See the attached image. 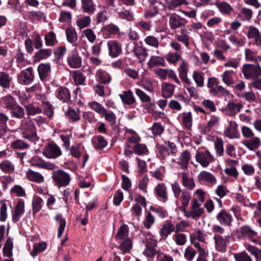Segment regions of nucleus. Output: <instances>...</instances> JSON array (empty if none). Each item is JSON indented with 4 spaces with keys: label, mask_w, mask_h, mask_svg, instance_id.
<instances>
[{
    "label": "nucleus",
    "mask_w": 261,
    "mask_h": 261,
    "mask_svg": "<svg viewBox=\"0 0 261 261\" xmlns=\"http://www.w3.org/2000/svg\"><path fill=\"white\" fill-rule=\"evenodd\" d=\"M210 93L215 95H218L223 96H227L229 94V92L227 90L219 85L215 88H213L212 90H210Z\"/></svg>",
    "instance_id": "338daca9"
},
{
    "label": "nucleus",
    "mask_w": 261,
    "mask_h": 261,
    "mask_svg": "<svg viewBox=\"0 0 261 261\" xmlns=\"http://www.w3.org/2000/svg\"><path fill=\"white\" fill-rule=\"evenodd\" d=\"M217 220L220 224L230 226L232 221V217L230 213L225 209H222L216 216Z\"/></svg>",
    "instance_id": "4468645a"
},
{
    "label": "nucleus",
    "mask_w": 261,
    "mask_h": 261,
    "mask_svg": "<svg viewBox=\"0 0 261 261\" xmlns=\"http://www.w3.org/2000/svg\"><path fill=\"white\" fill-rule=\"evenodd\" d=\"M27 114L28 116L35 115L42 113V109L38 106H35L32 103L25 106Z\"/></svg>",
    "instance_id": "052dcab7"
},
{
    "label": "nucleus",
    "mask_w": 261,
    "mask_h": 261,
    "mask_svg": "<svg viewBox=\"0 0 261 261\" xmlns=\"http://www.w3.org/2000/svg\"><path fill=\"white\" fill-rule=\"evenodd\" d=\"M13 245L11 239H8L3 247V252L5 256L10 257L12 256V249Z\"/></svg>",
    "instance_id": "69168bd1"
},
{
    "label": "nucleus",
    "mask_w": 261,
    "mask_h": 261,
    "mask_svg": "<svg viewBox=\"0 0 261 261\" xmlns=\"http://www.w3.org/2000/svg\"><path fill=\"white\" fill-rule=\"evenodd\" d=\"M242 144L250 150H254L258 148L261 143L259 138L254 137L249 140L242 142Z\"/></svg>",
    "instance_id": "4c0bfd02"
},
{
    "label": "nucleus",
    "mask_w": 261,
    "mask_h": 261,
    "mask_svg": "<svg viewBox=\"0 0 261 261\" xmlns=\"http://www.w3.org/2000/svg\"><path fill=\"white\" fill-rule=\"evenodd\" d=\"M184 213V215L188 218H191L192 219L197 220L203 214L204 210L203 208H191L190 211H182Z\"/></svg>",
    "instance_id": "72a5a7b5"
},
{
    "label": "nucleus",
    "mask_w": 261,
    "mask_h": 261,
    "mask_svg": "<svg viewBox=\"0 0 261 261\" xmlns=\"http://www.w3.org/2000/svg\"><path fill=\"white\" fill-rule=\"evenodd\" d=\"M238 124L234 121H230L228 126L224 130V135L230 139L238 138L239 133L237 129Z\"/></svg>",
    "instance_id": "a211bd4d"
},
{
    "label": "nucleus",
    "mask_w": 261,
    "mask_h": 261,
    "mask_svg": "<svg viewBox=\"0 0 261 261\" xmlns=\"http://www.w3.org/2000/svg\"><path fill=\"white\" fill-rule=\"evenodd\" d=\"M182 185L186 189L192 190L195 187V183L193 178L188 176L186 172L181 173Z\"/></svg>",
    "instance_id": "c85d7f7f"
},
{
    "label": "nucleus",
    "mask_w": 261,
    "mask_h": 261,
    "mask_svg": "<svg viewBox=\"0 0 261 261\" xmlns=\"http://www.w3.org/2000/svg\"><path fill=\"white\" fill-rule=\"evenodd\" d=\"M56 220L59 224V227L58 229V238H60L65 229L66 226V221L64 218H63L61 214H57L55 217Z\"/></svg>",
    "instance_id": "6e6d98bb"
},
{
    "label": "nucleus",
    "mask_w": 261,
    "mask_h": 261,
    "mask_svg": "<svg viewBox=\"0 0 261 261\" xmlns=\"http://www.w3.org/2000/svg\"><path fill=\"white\" fill-rule=\"evenodd\" d=\"M128 228L127 225L124 224L121 225L119 228L115 236V239L117 241H122L126 239H129L128 237Z\"/></svg>",
    "instance_id": "58836bf2"
},
{
    "label": "nucleus",
    "mask_w": 261,
    "mask_h": 261,
    "mask_svg": "<svg viewBox=\"0 0 261 261\" xmlns=\"http://www.w3.org/2000/svg\"><path fill=\"white\" fill-rule=\"evenodd\" d=\"M179 116H181V122L183 126L187 129L190 128L193 122L191 112H183L180 114Z\"/></svg>",
    "instance_id": "37998d69"
},
{
    "label": "nucleus",
    "mask_w": 261,
    "mask_h": 261,
    "mask_svg": "<svg viewBox=\"0 0 261 261\" xmlns=\"http://www.w3.org/2000/svg\"><path fill=\"white\" fill-rule=\"evenodd\" d=\"M178 71L179 76L181 80L187 85H191L192 83L191 81L187 76V73L188 71V63L182 60L181 64L178 67Z\"/></svg>",
    "instance_id": "b1692460"
},
{
    "label": "nucleus",
    "mask_w": 261,
    "mask_h": 261,
    "mask_svg": "<svg viewBox=\"0 0 261 261\" xmlns=\"http://www.w3.org/2000/svg\"><path fill=\"white\" fill-rule=\"evenodd\" d=\"M134 152L139 155L148 154L149 150L144 144L137 143L133 146Z\"/></svg>",
    "instance_id": "13d9d810"
},
{
    "label": "nucleus",
    "mask_w": 261,
    "mask_h": 261,
    "mask_svg": "<svg viewBox=\"0 0 261 261\" xmlns=\"http://www.w3.org/2000/svg\"><path fill=\"white\" fill-rule=\"evenodd\" d=\"M11 110V114L12 117L17 119H22L24 116V110L22 107L17 104Z\"/></svg>",
    "instance_id": "5fc2aeb1"
},
{
    "label": "nucleus",
    "mask_w": 261,
    "mask_h": 261,
    "mask_svg": "<svg viewBox=\"0 0 261 261\" xmlns=\"http://www.w3.org/2000/svg\"><path fill=\"white\" fill-rule=\"evenodd\" d=\"M215 5L218 8L221 13L229 14L232 11L231 6L225 2H219L215 3Z\"/></svg>",
    "instance_id": "a18cd8bd"
},
{
    "label": "nucleus",
    "mask_w": 261,
    "mask_h": 261,
    "mask_svg": "<svg viewBox=\"0 0 261 261\" xmlns=\"http://www.w3.org/2000/svg\"><path fill=\"white\" fill-rule=\"evenodd\" d=\"M43 112L49 118H51L54 115V108L53 105L46 99L41 100Z\"/></svg>",
    "instance_id": "09e8293b"
},
{
    "label": "nucleus",
    "mask_w": 261,
    "mask_h": 261,
    "mask_svg": "<svg viewBox=\"0 0 261 261\" xmlns=\"http://www.w3.org/2000/svg\"><path fill=\"white\" fill-rule=\"evenodd\" d=\"M44 40L47 46H54L58 43L56 34L52 31H50L45 34Z\"/></svg>",
    "instance_id": "49530a36"
},
{
    "label": "nucleus",
    "mask_w": 261,
    "mask_h": 261,
    "mask_svg": "<svg viewBox=\"0 0 261 261\" xmlns=\"http://www.w3.org/2000/svg\"><path fill=\"white\" fill-rule=\"evenodd\" d=\"M213 239L215 241L216 249L219 252H225L227 250V244L229 242L228 237H223L219 234H215Z\"/></svg>",
    "instance_id": "ddd939ff"
},
{
    "label": "nucleus",
    "mask_w": 261,
    "mask_h": 261,
    "mask_svg": "<svg viewBox=\"0 0 261 261\" xmlns=\"http://www.w3.org/2000/svg\"><path fill=\"white\" fill-rule=\"evenodd\" d=\"M56 97L62 103H69L71 99L69 90L66 87L60 86L55 91Z\"/></svg>",
    "instance_id": "2eb2a0df"
},
{
    "label": "nucleus",
    "mask_w": 261,
    "mask_h": 261,
    "mask_svg": "<svg viewBox=\"0 0 261 261\" xmlns=\"http://www.w3.org/2000/svg\"><path fill=\"white\" fill-rule=\"evenodd\" d=\"M12 81V77L10 75L5 72H0V86L5 89H9L10 86V83Z\"/></svg>",
    "instance_id": "79ce46f5"
},
{
    "label": "nucleus",
    "mask_w": 261,
    "mask_h": 261,
    "mask_svg": "<svg viewBox=\"0 0 261 261\" xmlns=\"http://www.w3.org/2000/svg\"><path fill=\"white\" fill-rule=\"evenodd\" d=\"M122 103L125 105L131 106L136 102L133 92L130 90L123 91L119 94Z\"/></svg>",
    "instance_id": "6ab92c4d"
},
{
    "label": "nucleus",
    "mask_w": 261,
    "mask_h": 261,
    "mask_svg": "<svg viewBox=\"0 0 261 261\" xmlns=\"http://www.w3.org/2000/svg\"><path fill=\"white\" fill-rule=\"evenodd\" d=\"M22 137L29 140L31 142L36 144L38 141L35 125L31 121L25 122L22 124L20 127Z\"/></svg>",
    "instance_id": "f03ea898"
},
{
    "label": "nucleus",
    "mask_w": 261,
    "mask_h": 261,
    "mask_svg": "<svg viewBox=\"0 0 261 261\" xmlns=\"http://www.w3.org/2000/svg\"><path fill=\"white\" fill-rule=\"evenodd\" d=\"M51 54L52 50L50 48L40 49L35 54L34 58L36 62H39L48 58L51 55Z\"/></svg>",
    "instance_id": "e433bc0d"
},
{
    "label": "nucleus",
    "mask_w": 261,
    "mask_h": 261,
    "mask_svg": "<svg viewBox=\"0 0 261 261\" xmlns=\"http://www.w3.org/2000/svg\"><path fill=\"white\" fill-rule=\"evenodd\" d=\"M92 143L95 149L101 150L106 147L108 142L101 135L95 136L92 139Z\"/></svg>",
    "instance_id": "473e14b6"
},
{
    "label": "nucleus",
    "mask_w": 261,
    "mask_h": 261,
    "mask_svg": "<svg viewBox=\"0 0 261 261\" xmlns=\"http://www.w3.org/2000/svg\"><path fill=\"white\" fill-rule=\"evenodd\" d=\"M65 34L67 41L73 46L76 47L78 45V36L75 29L72 27L67 28L65 30Z\"/></svg>",
    "instance_id": "412c9836"
},
{
    "label": "nucleus",
    "mask_w": 261,
    "mask_h": 261,
    "mask_svg": "<svg viewBox=\"0 0 261 261\" xmlns=\"http://www.w3.org/2000/svg\"><path fill=\"white\" fill-rule=\"evenodd\" d=\"M223 144V141L220 137H217L214 141V149L217 156H222L224 155Z\"/></svg>",
    "instance_id": "a19ab883"
},
{
    "label": "nucleus",
    "mask_w": 261,
    "mask_h": 261,
    "mask_svg": "<svg viewBox=\"0 0 261 261\" xmlns=\"http://www.w3.org/2000/svg\"><path fill=\"white\" fill-rule=\"evenodd\" d=\"M95 76L97 81L101 84H109L112 80L110 74L101 69L98 70L96 71Z\"/></svg>",
    "instance_id": "cd10ccee"
},
{
    "label": "nucleus",
    "mask_w": 261,
    "mask_h": 261,
    "mask_svg": "<svg viewBox=\"0 0 261 261\" xmlns=\"http://www.w3.org/2000/svg\"><path fill=\"white\" fill-rule=\"evenodd\" d=\"M106 121H107L111 126L114 125L116 123V116L111 111H108L106 109L105 111L101 115Z\"/></svg>",
    "instance_id": "de8ad7c7"
},
{
    "label": "nucleus",
    "mask_w": 261,
    "mask_h": 261,
    "mask_svg": "<svg viewBox=\"0 0 261 261\" xmlns=\"http://www.w3.org/2000/svg\"><path fill=\"white\" fill-rule=\"evenodd\" d=\"M207 236L200 229L196 230L191 237V244L197 249L198 254L200 255H206V252L204 245H200L198 242L203 244L207 243Z\"/></svg>",
    "instance_id": "f257e3e1"
},
{
    "label": "nucleus",
    "mask_w": 261,
    "mask_h": 261,
    "mask_svg": "<svg viewBox=\"0 0 261 261\" xmlns=\"http://www.w3.org/2000/svg\"><path fill=\"white\" fill-rule=\"evenodd\" d=\"M192 78L197 87L202 88L203 87L204 79L202 72L194 70L193 72Z\"/></svg>",
    "instance_id": "8fccbe9b"
},
{
    "label": "nucleus",
    "mask_w": 261,
    "mask_h": 261,
    "mask_svg": "<svg viewBox=\"0 0 261 261\" xmlns=\"http://www.w3.org/2000/svg\"><path fill=\"white\" fill-rule=\"evenodd\" d=\"M174 232V225L170 221H166L160 230V235L162 239H165L172 232Z\"/></svg>",
    "instance_id": "a878e982"
},
{
    "label": "nucleus",
    "mask_w": 261,
    "mask_h": 261,
    "mask_svg": "<svg viewBox=\"0 0 261 261\" xmlns=\"http://www.w3.org/2000/svg\"><path fill=\"white\" fill-rule=\"evenodd\" d=\"M67 64L72 68H78L82 65V58L76 49L72 50L67 58Z\"/></svg>",
    "instance_id": "f3484780"
},
{
    "label": "nucleus",
    "mask_w": 261,
    "mask_h": 261,
    "mask_svg": "<svg viewBox=\"0 0 261 261\" xmlns=\"http://www.w3.org/2000/svg\"><path fill=\"white\" fill-rule=\"evenodd\" d=\"M232 71L230 70H226L221 75L222 81L227 86H232L233 84V80L232 78Z\"/></svg>",
    "instance_id": "e2e57ef3"
},
{
    "label": "nucleus",
    "mask_w": 261,
    "mask_h": 261,
    "mask_svg": "<svg viewBox=\"0 0 261 261\" xmlns=\"http://www.w3.org/2000/svg\"><path fill=\"white\" fill-rule=\"evenodd\" d=\"M240 233L242 236L251 239L252 241L255 242L256 239H252L256 234V232L252 230L251 228L247 225H244L240 227Z\"/></svg>",
    "instance_id": "603ef678"
},
{
    "label": "nucleus",
    "mask_w": 261,
    "mask_h": 261,
    "mask_svg": "<svg viewBox=\"0 0 261 261\" xmlns=\"http://www.w3.org/2000/svg\"><path fill=\"white\" fill-rule=\"evenodd\" d=\"M30 164L33 166L49 170H53L57 168L54 164L45 161L42 158L37 155L33 157L30 160Z\"/></svg>",
    "instance_id": "1a4fd4ad"
},
{
    "label": "nucleus",
    "mask_w": 261,
    "mask_h": 261,
    "mask_svg": "<svg viewBox=\"0 0 261 261\" xmlns=\"http://www.w3.org/2000/svg\"><path fill=\"white\" fill-rule=\"evenodd\" d=\"M46 248V244L44 242L35 243L33 245V250L31 252V255L35 257L39 253L44 251Z\"/></svg>",
    "instance_id": "bf43d9fd"
},
{
    "label": "nucleus",
    "mask_w": 261,
    "mask_h": 261,
    "mask_svg": "<svg viewBox=\"0 0 261 261\" xmlns=\"http://www.w3.org/2000/svg\"><path fill=\"white\" fill-rule=\"evenodd\" d=\"M120 32L119 27L111 22L103 25L101 28V32L105 38L108 39L117 35Z\"/></svg>",
    "instance_id": "9d476101"
},
{
    "label": "nucleus",
    "mask_w": 261,
    "mask_h": 261,
    "mask_svg": "<svg viewBox=\"0 0 261 261\" xmlns=\"http://www.w3.org/2000/svg\"><path fill=\"white\" fill-rule=\"evenodd\" d=\"M166 63L163 57L157 56H152L148 62V67L152 68L157 66H165Z\"/></svg>",
    "instance_id": "7c9ffc66"
},
{
    "label": "nucleus",
    "mask_w": 261,
    "mask_h": 261,
    "mask_svg": "<svg viewBox=\"0 0 261 261\" xmlns=\"http://www.w3.org/2000/svg\"><path fill=\"white\" fill-rule=\"evenodd\" d=\"M135 55L140 60H145L147 53L146 48L139 45H136L133 49Z\"/></svg>",
    "instance_id": "864d4df0"
},
{
    "label": "nucleus",
    "mask_w": 261,
    "mask_h": 261,
    "mask_svg": "<svg viewBox=\"0 0 261 261\" xmlns=\"http://www.w3.org/2000/svg\"><path fill=\"white\" fill-rule=\"evenodd\" d=\"M50 65L49 63L41 64L38 67V71L40 80L44 81L50 71Z\"/></svg>",
    "instance_id": "f704fd0d"
},
{
    "label": "nucleus",
    "mask_w": 261,
    "mask_h": 261,
    "mask_svg": "<svg viewBox=\"0 0 261 261\" xmlns=\"http://www.w3.org/2000/svg\"><path fill=\"white\" fill-rule=\"evenodd\" d=\"M198 181L202 182L215 184L217 180L215 176L210 172L206 171H201L197 177Z\"/></svg>",
    "instance_id": "5701e85b"
},
{
    "label": "nucleus",
    "mask_w": 261,
    "mask_h": 261,
    "mask_svg": "<svg viewBox=\"0 0 261 261\" xmlns=\"http://www.w3.org/2000/svg\"><path fill=\"white\" fill-rule=\"evenodd\" d=\"M176 198L179 199L181 201V205L180 207V211L181 212L185 211V209L187 208L191 198V193L187 190H183V193Z\"/></svg>",
    "instance_id": "c756f323"
},
{
    "label": "nucleus",
    "mask_w": 261,
    "mask_h": 261,
    "mask_svg": "<svg viewBox=\"0 0 261 261\" xmlns=\"http://www.w3.org/2000/svg\"><path fill=\"white\" fill-rule=\"evenodd\" d=\"M165 148L168 152V155L175 156L177 152V147L174 142H170L169 141H166L164 142Z\"/></svg>",
    "instance_id": "774afa93"
},
{
    "label": "nucleus",
    "mask_w": 261,
    "mask_h": 261,
    "mask_svg": "<svg viewBox=\"0 0 261 261\" xmlns=\"http://www.w3.org/2000/svg\"><path fill=\"white\" fill-rule=\"evenodd\" d=\"M51 177L56 186L59 188L68 186L71 180L70 175L61 169L54 171L52 173Z\"/></svg>",
    "instance_id": "20e7f679"
},
{
    "label": "nucleus",
    "mask_w": 261,
    "mask_h": 261,
    "mask_svg": "<svg viewBox=\"0 0 261 261\" xmlns=\"http://www.w3.org/2000/svg\"><path fill=\"white\" fill-rule=\"evenodd\" d=\"M2 105L8 109L11 110L17 103L14 98L11 95H7L1 99Z\"/></svg>",
    "instance_id": "c03bdc74"
},
{
    "label": "nucleus",
    "mask_w": 261,
    "mask_h": 261,
    "mask_svg": "<svg viewBox=\"0 0 261 261\" xmlns=\"http://www.w3.org/2000/svg\"><path fill=\"white\" fill-rule=\"evenodd\" d=\"M154 191L158 199L163 202L168 200L167 188L164 183L157 184L154 187Z\"/></svg>",
    "instance_id": "dca6fc26"
},
{
    "label": "nucleus",
    "mask_w": 261,
    "mask_h": 261,
    "mask_svg": "<svg viewBox=\"0 0 261 261\" xmlns=\"http://www.w3.org/2000/svg\"><path fill=\"white\" fill-rule=\"evenodd\" d=\"M108 55L112 58H116L122 53V45L117 40H111L107 42Z\"/></svg>",
    "instance_id": "6e6552de"
},
{
    "label": "nucleus",
    "mask_w": 261,
    "mask_h": 261,
    "mask_svg": "<svg viewBox=\"0 0 261 261\" xmlns=\"http://www.w3.org/2000/svg\"><path fill=\"white\" fill-rule=\"evenodd\" d=\"M19 81L24 85L32 84L34 79L33 69L29 67L25 69L22 70L17 75Z\"/></svg>",
    "instance_id": "9b49d317"
},
{
    "label": "nucleus",
    "mask_w": 261,
    "mask_h": 261,
    "mask_svg": "<svg viewBox=\"0 0 261 261\" xmlns=\"http://www.w3.org/2000/svg\"><path fill=\"white\" fill-rule=\"evenodd\" d=\"M191 158L189 151L187 150H184L180 153L176 163L180 166L181 169H187Z\"/></svg>",
    "instance_id": "aec40b11"
},
{
    "label": "nucleus",
    "mask_w": 261,
    "mask_h": 261,
    "mask_svg": "<svg viewBox=\"0 0 261 261\" xmlns=\"http://www.w3.org/2000/svg\"><path fill=\"white\" fill-rule=\"evenodd\" d=\"M88 106L92 110L100 116L106 109L102 105L96 101H92L89 102Z\"/></svg>",
    "instance_id": "680f3d73"
},
{
    "label": "nucleus",
    "mask_w": 261,
    "mask_h": 261,
    "mask_svg": "<svg viewBox=\"0 0 261 261\" xmlns=\"http://www.w3.org/2000/svg\"><path fill=\"white\" fill-rule=\"evenodd\" d=\"M65 115L68 117L69 119L73 122L79 121L81 119L80 111L79 109H77V111H76L72 107H69L67 111L65 113Z\"/></svg>",
    "instance_id": "3c124183"
},
{
    "label": "nucleus",
    "mask_w": 261,
    "mask_h": 261,
    "mask_svg": "<svg viewBox=\"0 0 261 261\" xmlns=\"http://www.w3.org/2000/svg\"><path fill=\"white\" fill-rule=\"evenodd\" d=\"M167 16L169 17L168 23L171 30L184 27L188 22L185 18L181 17L176 13L168 14Z\"/></svg>",
    "instance_id": "0eeeda50"
},
{
    "label": "nucleus",
    "mask_w": 261,
    "mask_h": 261,
    "mask_svg": "<svg viewBox=\"0 0 261 261\" xmlns=\"http://www.w3.org/2000/svg\"><path fill=\"white\" fill-rule=\"evenodd\" d=\"M172 239L178 246L184 245L187 242V236L182 233H175L172 236Z\"/></svg>",
    "instance_id": "0e129e2a"
},
{
    "label": "nucleus",
    "mask_w": 261,
    "mask_h": 261,
    "mask_svg": "<svg viewBox=\"0 0 261 261\" xmlns=\"http://www.w3.org/2000/svg\"><path fill=\"white\" fill-rule=\"evenodd\" d=\"M243 106L240 103H235L232 101H229L223 110L226 111V113L230 115H234L238 113L242 108Z\"/></svg>",
    "instance_id": "393cba45"
},
{
    "label": "nucleus",
    "mask_w": 261,
    "mask_h": 261,
    "mask_svg": "<svg viewBox=\"0 0 261 261\" xmlns=\"http://www.w3.org/2000/svg\"><path fill=\"white\" fill-rule=\"evenodd\" d=\"M0 169L5 173H12L15 171V165L11 161L5 160L0 163Z\"/></svg>",
    "instance_id": "c9c22d12"
},
{
    "label": "nucleus",
    "mask_w": 261,
    "mask_h": 261,
    "mask_svg": "<svg viewBox=\"0 0 261 261\" xmlns=\"http://www.w3.org/2000/svg\"><path fill=\"white\" fill-rule=\"evenodd\" d=\"M43 155L47 159H56L62 154L61 148L55 142L49 143L44 147Z\"/></svg>",
    "instance_id": "39448f33"
},
{
    "label": "nucleus",
    "mask_w": 261,
    "mask_h": 261,
    "mask_svg": "<svg viewBox=\"0 0 261 261\" xmlns=\"http://www.w3.org/2000/svg\"><path fill=\"white\" fill-rule=\"evenodd\" d=\"M25 212V204L23 200H19L14 210L12 211V220L13 222H18Z\"/></svg>",
    "instance_id": "f8f14e48"
},
{
    "label": "nucleus",
    "mask_w": 261,
    "mask_h": 261,
    "mask_svg": "<svg viewBox=\"0 0 261 261\" xmlns=\"http://www.w3.org/2000/svg\"><path fill=\"white\" fill-rule=\"evenodd\" d=\"M242 72L246 79L254 80L261 75V67L258 64H246L242 67Z\"/></svg>",
    "instance_id": "7ed1b4c3"
},
{
    "label": "nucleus",
    "mask_w": 261,
    "mask_h": 261,
    "mask_svg": "<svg viewBox=\"0 0 261 261\" xmlns=\"http://www.w3.org/2000/svg\"><path fill=\"white\" fill-rule=\"evenodd\" d=\"M195 159L197 162L204 168L208 167L215 160L214 156L207 149L196 151Z\"/></svg>",
    "instance_id": "423d86ee"
},
{
    "label": "nucleus",
    "mask_w": 261,
    "mask_h": 261,
    "mask_svg": "<svg viewBox=\"0 0 261 261\" xmlns=\"http://www.w3.org/2000/svg\"><path fill=\"white\" fill-rule=\"evenodd\" d=\"M156 157L164 163L168 158V151L163 144H158L155 146Z\"/></svg>",
    "instance_id": "bb28decb"
},
{
    "label": "nucleus",
    "mask_w": 261,
    "mask_h": 261,
    "mask_svg": "<svg viewBox=\"0 0 261 261\" xmlns=\"http://www.w3.org/2000/svg\"><path fill=\"white\" fill-rule=\"evenodd\" d=\"M174 90V86L172 84L165 83L162 86V95L165 98L170 97L172 95Z\"/></svg>",
    "instance_id": "4d7b16f0"
},
{
    "label": "nucleus",
    "mask_w": 261,
    "mask_h": 261,
    "mask_svg": "<svg viewBox=\"0 0 261 261\" xmlns=\"http://www.w3.org/2000/svg\"><path fill=\"white\" fill-rule=\"evenodd\" d=\"M82 9L83 12L89 14H93L95 10V6L92 0H81Z\"/></svg>",
    "instance_id": "ea45409f"
},
{
    "label": "nucleus",
    "mask_w": 261,
    "mask_h": 261,
    "mask_svg": "<svg viewBox=\"0 0 261 261\" xmlns=\"http://www.w3.org/2000/svg\"><path fill=\"white\" fill-rule=\"evenodd\" d=\"M32 203V214L34 217L35 215L42 208L44 204V201L41 197L35 195L33 197Z\"/></svg>",
    "instance_id": "2f4dec72"
},
{
    "label": "nucleus",
    "mask_w": 261,
    "mask_h": 261,
    "mask_svg": "<svg viewBox=\"0 0 261 261\" xmlns=\"http://www.w3.org/2000/svg\"><path fill=\"white\" fill-rule=\"evenodd\" d=\"M26 177L30 181L37 184L42 183L44 181L43 176L39 172L29 169L26 172Z\"/></svg>",
    "instance_id": "4be33fe9"
}]
</instances>
